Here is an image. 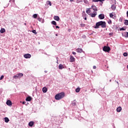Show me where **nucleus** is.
I'll return each mask as SVG.
<instances>
[{"instance_id":"obj_44","label":"nucleus","mask_w":128,"mask_h":128,"mask_svg":"<svg viewBox=\"0 0 128 128\" xmlns=\"http://www.w3.org/2000/svg\"><path fill=\"white\" fill-rule=\"evenodd\" d=\"M56 58V60H57L56 62V64H58V58L57 57V58Z\"/></svg>"},{"instance_id":"obj_21","label":"nucleus","mask_w":128,"mask_h":128,"mask_svg":"<svg viewBox=\"0 0 128 128\" xmlns=\"http://www.w3.org/2000/svg\"><path fill=\"white\" fill-rule=\"evenodd\" d=\"M64 65L62 64H60L58 66V68L59 70H62V68H64Z\"/></svg>"},{"instance_id":"obj_58","label":"nucleus","mask_w":128,"mask_h":128,"mask_svg":"<svg viewBox=\"0 0 128 128\" xmlns=\"http://www.w3.org/2000/svg\"><path fill=\"white\" fill-rule=\"evenodd\" d=\"M117 84H118V82H117Z\"/></svg>"},{"instance_id":"obj_54","label":"nucleus","mask_w":128,"mask_h":128,"mask_svg":"<svg viewBox=\"0 0 128 128\" xmlns=\"http://www.w3.org/2000/svg\"><path fill=\"white\" fill-rule=\"evenodd\" d=\"M28 102H27V104H26V106H28Z\"/></svg>"},{"instance_id":"obj_26","label":"nucleus","mask_w":128,"mask_h":128,"mask_svg":"<svg viewBox=\"0 0 128 128\" xmlns=\"http://www.w3.org/2000/svg\"><path fill=\"white\" fill-rule=\"evenodd\" d=\"M126 30V27H122V28H120V31Z\"/></svg>"},{"instance_id":"obj_13","label":"nucleus","mask_w":128,"mask_h":128,"mask_svg":"<svg viewBox=\"0 0 128 128\" xmlns=\"http://www.w3.org/2000/svg\"><path fill=\"white\" fill-rule=\"evenodd\" d=\"M106 0H92V2H104Z\"/></svg>"},{"instance_id":"obj_52","label":"nucleus","mask_w":128,"mask_h":128,"mask_svg":"<svg viewBox=\"0 0 128 128\" xmlns=\"http://www.w3.org/2000/svg\"><path fill=\"white\" fill-rule=\"evenodd\" d=\"M58 36V34H56V36Z\"/></svg>"},{"instance_id":"obj_16","label":"nucleus","mask_w":128,"mask_h":128,"mask_svg":"<svg viewBox=\"0 0 128 128\" xmlns=\"http://www.w3.org/2000/svg\"><path fill=\"white\" fill-rule=\"evenodd\" d=\"M42 90L44 94H46L48 92V88L46 87H44L42 88Z\"/></svg>"},{"instance_id":"obj_1","label":"nucleus","mask_w":128,"mask_h":128,"mask_svg":"<svg viewBox=\"0 0 128 128\" xmlns=\"http://www.w3.org/2000/svg\"><path fill=\"white\" fill-rule=\"evenodd\" d=\"M66 94H64V92H61L59 94H56L55 96V100H60L62 98H64Z\"/></svg>"},{"instance_id":"obj_10","label":"nucleus","mask_w":128,"mask_h":128,"mask_svg":"<svg viewBox=\"0 0 128 128\" xmlns=\"http://www.w3.org/2000/svg\"><path fill=\"white\" fill-rule=\"evenodd\" d=\"M70 62H76V58L74 57V56H70Z\"/></svg>"},{"instance_id":"obj_20","label":"nucleus","mask_w":128,"mask_h":128,"mask_svg":"<svg viewBox=\"0 0 128 128\" xmlns=\"http://www.w3.org/2000/svg\"><path fill=\"white\" fill-rule=\"evenodd\" d=\"M111 8H112V10H116V5L112 4L111 6Z\"/></svg>"},{"instance_id":"obj_2","label":"nucleus","mask_w":128,"mask_h":128,"mask_svg":"<svg viewBox=\"0 0 128 128\" xmlns=\"http://www.w3.org/2000/svg\"><path fill=\"white\" fill-rule=\"evenodd\" d=\"M22 76H24V74L22 73H18L16 75H14L13 76V78L16 80L18 78H20Z\"/></svg>"},{"instance_id":"obj_32","label":"nucleus","mask_w":128,"mask_h":128,"mask_svg":"<svg viewBox=\"0 0 128 128\" xmlns=\"http://www.w3.org/2000/svg\"><path fill=\"white\" fill-rule=\"evenodd\" d=\"M84 2L86 4H88L89 2L88 0H84Z\"/></svg>"},{"instance_id":"obj_48","label":"nucleus","mask_w":128,"mask_h":128,"mask_svg":"<svg viewBox=\"0 0 128 128\" xmlns=\"http://www.w3.org/2000/svg\"><path fill=\"white\" fill-rule=\"evenodd\" d=\"M56 28H60V26H56Z\"/></svg>"},{"instance_id":"obj_15","label":"nucleus","mask_w":128,"mask_h":128,"mask_svg":"<svg viewBox=\"0 0 128 128\" xmlns=\"http://www.w3.org/2000/svg\"><path fill=\"white\" fill-rule=\"evenodd\" d=\"M34 124V122L33 121H31L28 123V124L29 126H30V128H32V127Z\"/></svg>"},{"instance_id":"obj_27","label":"nucleus","mask_w":128,"mask_h":128,"mask_svg":"<svg viewBox=\"0 0 128 128\" xmlns=\"http://www.w3.org/2000/svg\"><path fill=\"white\" fill-rule=\"evenodd\" d=\"M114 13H110V18H114Z\"/></svg>"},{"instance_id":"obj_49","label":"nucleus","mask_w":128,"mask_h":128,"mask_svg":"<svg viewBox=\"0 0 128 128\" xmlns=\"http://www.w3.org/2000/svg\"><path fill=\"white\" fill-rule=\"evenodd\" d=\"M126 17L128 18V10L126 12Z\"/></svg>"},{"instance_id":"obj_53","label":"nucleus","mask_w":128,"mask_h":128,"mask_svg":"<svg viewBox=\"0 0 128 128\" xmlns=\"http://www.w3.org/2000/svg\"><path fill=\"white\" fill-rule=\"evenodd\" d=\"M44 72H46H46H48V71L45 70V71H44Z\"/></svg>"},{"instance_id":"obj_17","label":"nucleus","mask_w":128,"mask_h":128,"mask_svg":"<svg viewBox=\"0 0 128 128\" xmlns=\"http://www.w3.org/2000/svg\"><path fill=\"white\" fill-rule=\"evenodd\" d=\"M90 10H92V8H88L86 9V12L88 14H90Z\"/></svg>"},{"instance_id":"obj_19","label":"nucleus","mask_w":128,"mask_h":128,"mask_svg":"<svg viewBox=\"0 0 128 128\" xmlns=\"http://www.w3.org/2000/svg\"><path fill=\"white\" fill-rule=\"evenodd\" d=\"M122 36H124V38H128V32H124L123 34H122Z\"/></svg>"},{"instance_id":"obj_51","label":"nucleus","mask_w":128,"mask_h":128,"mask_svg":"<svg viewBox=\"0 0 128 128\" xmlns=\"http://www.w3.org/2000/svg\"><path fill=\"white\" fill-rule=\"evenodd\" d=\"M71 2H74V0H70Z\"/></svg>"},{"instance_id":"obj_6","label":"nucleus","mask_w":128,"mask_h":128,"mask_svg":"<svg viewBox=\"0 0 128 128\" xmlns=\"http://www.w3.org/2000/svg\"><path fill=\"white\" fill-rule=\"evenodd\" d=\"M24 56L25 58H32V55L30 54H24Z\"/></svg>"},{"instance_id":"obj_37","label":"nucleus","mask_w":128,"mask_h":128,"mask_svg":"<svg viewBox=\"0 0 128 128\" xmlns=\"http://www.w3.org/2000/svg\"><path fill=\"white\" fill-rule=\"evenodd\" d=\"M112 20H108V24H112Z\"/></svg>"},{"instance_id":"obj_46","label":"nucleus","mask_w":128,"mask_h":128,"mask_svg":"<svg viewBox=\"0 0 128 128\" xmlns=\"http://www.w3.org/2000/svg\"><path fill=\"white\" fill-rule=\"evenodd\" d=\"M22 104H26V102L24 101V102H22Z\"/></svg>"},{"instance_id":"obj_39","label":"nucleus","mask_w":128,"mask_h":128,"mask_svg":"<svg viewBox=\"0 0 128 128\" xmlns=\"http://www.w3.org/2000/svg\"><path fill=\"white\" fill-rule=\"evenodd\" d=\"M4 78V76H2L0 78V80H3Z\"/></svg>"},{"instance_id":"obj_5","label":"nucleus","mask_w":128,"mask_h":128,"mask_svg":"<svg viewBox=\"0 0 128 128\" xmlns=\"http://www.w3.org/2000/svg\"><path fill=\"white\" fill-rule=\"evenodd\" d=\"M76 52H78L79 54H82V52H83V54H84V51L82 48H76Z\"/></svg>"},{"instance_id":"obj_41","label":"nucleus","mask_w":128,"mask_h":128,"mask_svg":"<svg viewBox=\"0 0 128 128\" xmlns=\"http://www.w3.org/2000/svg\"><path fill=\"white\" fill-rule=\"evenodd\" d=\"M72 106H76V102H72Z\"/></svg>"},{"instance_id":"obj_36","label":"nucleus","mask_w":128,"mask_h":128,"mask_svg":"<svg viewBox=\"0 0 128 128\" xmlns=\"http://www.w3.org/2000/svg\"><path fill=\"white\" fill-rule=\"evenodd\" d=\"M39 22H42V18H40V16H38V18H37Z\"/></svg>"},{"instance_id":"obj_9","label":"nucleus","mask_w":128,"mask_h":128,"mask_svg":"<svg viewBox=\"0 0 128 128\" xmlns=\"http://www.w3.org/2000/svg\"><path fill=\"white\" fill-rule=\"evenodd\" d=\"M98 18H100V20H104V14H99Z\"/></svg>"},{"instance_id":"obj_18","label":"nucleus","mask_w":128,"mask_h":128,"mask_svg":"<svg viewBox=\"0 0 128 128\" xmlns=\"http://www.w3.org/2000/svg\"><path fill=\"white\" fill-rule=\"evenodd\" d=\"M54 18L55 20H56L57 22H59V20H60V16H54Z\"/></svg>"},{"instance_id":"obj_33","label":"nucleus","mask_w":128,"mask_h":128,"mask_svg":"<svg viewBox=\"0 0 128 128\" xmlns=\"http://www.w3.org/2000/svg\"><path fill=\"white\" fill-rule=\"evenodd\" d=\"M80 26L81 28H84V26H86V24H80Z\"/></svg>"},{"instance_id":"obj_34","label":"nucleus","mask_w":128,"mask_h":128,"mask_svg":"<svg viewBox=\"0 0 128 128\" xmlns=\"http://www.w3.org/2000/svg\"><path fill=\"white\" fill-rule=\"evenodd\" d=\"M82 2V0H76V2L77 4H80V2Z\"/></svg>"},{"instance_id":"obj_55","label":"nucleus","mask_w":128,"mask_h":128,"mask_svg":"<svg viewBox=\"0 0 128 128\" xmlns=\"http://www.w3.org/2000/svg\"><path fill=\"white\" fill-rule=\"evenodd\" d=\"M24 24L25 26H26V23H24Z\"/></svg>"},{"instance_id":"obj_23","label":"nucleus","mask_w":128,"mask_h":128,"mask_svg":"<svg viewBox=\"0 0 128 128\" xmlns=\"http://www.w3.org/2000/svg\"><path fill=\"white\" fill-rule=\"evenodd\" d=\"M0 34H4L6 32V29L4 28H2L0 30Z\"/></svg>"},{"instance_id":"obj_57","label":"nucleus","mask_w":128,"mask_h":128,"mask_svg":"<svg viewBox=\"0 0 128 128\" xmlns=\"http://www.w3.org/2000/svg\"><path fill=\"white\" fill-rule=\"evenodd\" d=\"M110 82H112V80H110Z\"/></svg>"},{"instance_id":"obj_30","label":"nucleus","mask_w":128,"mask_h":128,"mask_svg":"<svg viewBox=\"0 0 128 128\" xmlns=\"http://www.w3.org/2000/svg\"><path fill=\"white\" fill-rule=\"evenodd\" d=\"M80 88H77L76 89V92H80Z\"/></svg>"},{"instance_id":"obj_47","label":"nucleus","mask_w":128,"mask_h":128,"mask_svg":"<svg viewBox=\"0 0 128 128\" xmlns=\"http://www.w3.org/2000/svg\"><path fill=\"white\" fill-rule=\"evenodd\" d=\"M93 68H94V70H96V66H93Z\"/></svg>"},{"instance_id":"obj_22","label":"nucleus","mask_w":128,"mask_h":128,"mask_svg":"<svg viewBox=\"0 0 128 128\" xmlns=\"http://www.w3.org/2000/svg\"><path fill=\"white\" fill-rule=\"evenodd\" d=\"M4 120L8 124V122H10V119L8 117H5L4 118Z\"/></svg>"},{"instance_id":"obj_50","label":"nucleus","mask_w":128,"mask_h":128,"mask_svg":"<svg viewBox=\"0 0 128 128\" xmlns=\"http://www.w3.org/2000/svg\"><path fill=\"white\" fill-rule=\"evenodd\" d=\"M68 31L70 32H72V29H68Z\"/></svg>"},{"instance_id":"obj_56","label":"nucleus","mask_w":128,"mask_h":128,"mask_svg":"<svg viewBox=\"0 0 128 128\" xmlns=\"http://www.w3.org/2000/svg\"><path fill=\"white\" fill-rule=\"evenodd\" d=\"M127 68L128 69V65L127 66Z\"/></svg>"},{"instance_id":"obj_40","label":"nucleus","mask_w":128,"mask_h":128,"mask_svg":"<svg viewBox=\"0 0 128 128\" xmlns=\"http://www.w3.org/2000/svg\"><path fill=\"white\" fill-rule=\"evenodd\" d=\"M113 35H114V33L113 32L109 33L110 36H113Z\"/></svg>"},{"instance_id":"obj_28","label":"nucleus","mask_w":128,"mask_h":128,"mask_svg":"<svg viewBox=\"0 0 128 128\" xmlns=\"http://www.w3.org/2000/svg\"><path fill=\"white\" fill-rule=\"evenodd\" d=\"M38 14H34L33 15V18H38Z\"/></svg>"},{"instance_id":"obj_12","label":"nucleus","mask_w":128,"mask_h":128,"mask_svg":"<svg viewBox=\"0 0 128 128\" xmlns=\"http://www.w3.org/2000/svg\"><path fill=\"white\" fill-rule=\"evenodd\" d=\"M6 104H7V106H12V101H10V100H7V102H6Z\"/></svg>"},{"instance_id":"obj_4","label":"nucleus","mask_w":128,"mask_h":128,"mask_svg":"<svg viewBox=\"0 0 128 128\" xmlns=\"http://www.w3.org/2000/svg\"><path fill=\"white\" fill-rule=\"evenodd\" d=\"M103 51L105 52H110V48L108 46H104L103 47Z\"/></svg>"},{"instance_id":"obj_25","label":"nucleus","mask_w":128,"mask_h":128,"mask_svg":"<svg viewBox=\"0 0 128 128\" xmlns=\"http://www.w3.org/2000/svg\"><path fill=\"white\" fill-rule=\"evenodd\" d=\"M124 24H125V26H128V20H124Z\"/></svg>"},{"instance_id":"obj_31","label":"nucleus","mask_w":128,"mask_h":128,"mask_svg":"<svg viewBox=\"0 0 128 128\" xmlns=\"http://www.w3.org/2000/svg\"><path fill=\"white\" fill-rule=\"evenodd\" d=\"M86 16V14H84L82 15V17L84 18V20H87Z\"/></svg>"},{"instance_id":"obj_29","label":"nucleus","mask_w":128,"mask_h":128,"mask_svg":"<svg viewBox=\"0 0 128 128\" xmlns=\"http://www.w3.org/2000/svg\"><path fill=\"white\" fill-rule=\"evenodd\" d=\"M52 24H54V26H56V22L54 20H53L51 22Z\"/></svg>"},{"instance_id":"obj_45","label":"nucleus","mask_w":128,"mask_h":128,"mask_svg":"<svg viewBox=\"0 0 128 128\" xmlns=\"http://www.w3.org/2000/svg\"><path fill=\"white\" fill-rule=\"evenodd\" d=\"M72 54H74V55L76 54V52H72Z\"/></svg>"},{"instance_id":"obj_14","label":"nucleus","mask_w":128,"mask_h":128,"mask_svg":"<svg viewBox=\"0 0 128 128\" xmlns=\"http://www.w3.org/2000/svg\"><path fill=\"white\" fill-rule=\"evenodd\" d=\"M32 98L30 96H28V97L26 98V102H30V100H32Z\"/></svg>"},{"instance_id":"obj_42","label":"nucleus","mask_w":128,"mask_h":128,"mask_svg":"<svg viewBox=\"0 0 128 128\" xmlns=\"http://www.w3.org/2000/svg\"><path fill=\"white\" fill-rule=\"evenodd\" d=\"M119 22H122V18H120L119 19Z\"/></svg>"},{"instance_id":"obj_38","label":"nucleus","mask_w":128,"mask_h":128,"mask_svg":"<svg viewBox=\"0 0 128 128\" xmlns=\"http://www.w3.org/2000/svg\"><path fill=\"white\" fill-rule=\"evenodd\" d=\"M32 32L33 33V34H36V30H32Z\"/></svg>"},{"instance_id":"obj_7","label":"nucleus","mask_w":128,"mask_h":128,"mask_svg":"<svg viewBox=\"0 0 128 128\" xmlns=\"http://www.w3.org/2000/svg\"><path fill=\"white\" fill-rule=\"evenodd\" d=\"M90 14V16L92 18H96V16L98 14L97 12H93V13H92Z\"/></svg>"},{"instance_id":"obj_35","label":"nucleus","mask_w":128,"mask_h":128,"mask_svg":"<svg viewBox=\"0 0 128 128\" xmlns=\"http://www.w3.org/2000/svg\"><path fill=\"white\" fill-rule=\"evenodd\" d=\"M123 56H128V52H124L123 54Z\"/></svg>"},{"instance_id":"obj_11","label":"nucleus","mask_w":128,"mask_h":128,"mask_svg":"<svg viewBox=\"0 0 128 128\" xmlns=\"http://www.w3.org/2000/svg\"><path fill=\"white\" fill-rule=\"evenodd\" d=\"M100 22L96 23V26H94V28H100Z\"/></svg>"},{"instance_id":"obj_3","label":"nucleus","mask_w":128,"mask_h":128,"mask_svg":"<svg viewBox=\"0 0 128 128\" xmlns=\"http://www.w3.org/2000/svg\"><path fill=\"white\" fill-rule=\"evenodd\" d=\"M99 24H100V26H101L102 28H106V24L104 21H100L99 22Z\"/></svg>"},{"instance_id":"obj_8","label":"nucleus","mask_w":128,"mask_h":128,"mask_svg":"<svg viewBox=\"0 0 128 128\" xmlns=\"http://www.w3.org/2000/svg\"><path fill=\"white\" fill-rule=\"evenodd\" d=\"M90 8H91L92 10H94V12H98V8L96 7V6H94V5H92V6H91Z\"/></svg>"},{"instance_id":"obj_43","label":"nucleus","mask_w":128,"mask_h":128,"mask_svg":"<svg viewBox=\"0 0 128 128\" xmlns=\"http://www.w3.org/2000/svg\"><path fill=\"white\" fill-rule=\"evenodd\" d=\"M48 4L52 6V2H50V1H48Z\"/></svg>"},{"instance_id":"obj_24","label":"nucleus","mask_w":128,"mask_h":128,"mask_svg":"<svg viewBox=\"0 0 128 128\" xmlns=\"http://www.w3.org/2000/svg\"><path fill=\"white\" fill-rule=\"evenodd\" d=\"M116 111L118 112H122V107H118L116 109Z\"/></svg>"}]
</instances>
